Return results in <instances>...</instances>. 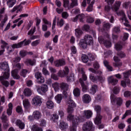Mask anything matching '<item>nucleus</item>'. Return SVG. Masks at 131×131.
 Returning <instances> with one entry per match:
<instances>
[{"mask_svg": "<svg viewBox=\"0 0 131 131\" xmlns=\"http://www.w3.org/2000/svg\"><path fill=\"white\" fill-rule=\"evenodd\" d=\"M23 7L21 5L15 6L13 7V8L11 10V12L12 13H14V12H16V13H19V12L22 11Z\"/></svg>", "mask_w": 131, "mask_h": 131, "instance_id": "obj_30", "label": "nucleus"}, {"mask_svg": "<svg viewBox=\"0 0 131 131\" xmlns=\"http://www.w3.org/2000/svg\"><path fill=\"white\" fill-rule=\"evenodd\" d=\"M82 34V31L79 29H76L75 30V35L77 37H80V35Z\"/></svg>", "mask_w": 131, "mask_h": 131, "instance_id": "obj_52", "label": "nucleus"}, {"mask_svg": "<svg viewBox=\"0 0 131 131\" xmlns=\"http://www.w3.org/2000/svg\"><path fill=\"white\" fill-rule=\"evenodd\" d=\"M32 131H43L42 128L36 125H34L31 127Z\"/></svg>", "mask_w": 131, "mask_h": 131, "instance_id": "obj_46", "label": "nucleus"}, {"mask_svg": "<svg viewBox=\"0 0 131 131\" xmlns=\"http://www.w3.org/2000/svg\"><path fill=\"white\" fill-rule=\"evenodd\" d=\"M55 99L58 104H60L62 99H63V96L61 94H58L55 97Z\"/></svg>", "mask_w": 131, "mask_h": 131, "instance_id": "obj_41", "label": "nucleus"}, {"mask_svg": "<svg viewBox=\"0 0 131 131\" xmlns=\"http://www.w3.org/2000/svg\"><path fill=\"white\" fill-rule=\"evenodd\" d=\"M103 63L104 66L107 68V70H109V71H113V68H112V67L109 65V62H108V61H107L106 60H104Z\"/></svg>", "mask_w": 131, "mask_h": 131, "instance_id": "obj_39", "label": "nucleus"}, {"mask_svg": "<svg viewBox=\"0 0 131 131\" xmlns=\"http://www.w3.org/2000/svg\"><path fill=\"white\" fill-rule=\"evenodd\" d=\"M98 74L100 75V76L96 77H95L93 74H90V79H91V80H92V81H93V82H97V81L104 82V81L105 80V78L102 76V72H98Z\"/></svg>", "mask_w": 131, "mask_h": 131, "instance_id": "obj_10", "label": "nucleus"}, {"mask_svg": "<svg viewBox=\"0 0 131 131\" xmlns=\"http://www.w3.org/2000/svg\"><path fill=\"white\" fill-rule=\"evenodd\" d=\"M74 80V75L73 74H72L67 77V81L69 82H71V81H73Z\"/></svg>", "mask_w": 131, "mask_h": 131, "instance_id": "obj_57", "label": "nucleus"}, {"mask_svg": "<svg viewBox=\"0 0 131 131\" xmlns=\"http://www.w3.org/2000/svg\"><path fill=\"white\" fill-rule=\"evenodd\" d=\"M81 61L83 63H88L89 61V56L86 54H82L81 57Z\"/></svg>", "mask_w": 131, "mask_h": 131, "instance_id": "obj_43", "label": "nucleus"}, {"mask_svg": "<svg viewBox=\"0 0 131 131\" xmlns=\"http://www.w3.org/2000/svg\"><path fill=\"white\" fill-rule=\"evenodd\" d=\"M0 69L3 71H5L3 75L5 78H9L10 77V67L8 62L4 61L0 63Z\"/></svg>", "mask_w": 131, "mask_h": 131, "instance_id": "obj_4", "label": "nucleus"}, {"mask_svg": "<svg viewBox=\"0 0 131 131\" xmlns=\"http://www.w3.org/2000/svg\"><path fill=\"white\" fill-rule=\"evenodd\" d=\"M79 81H80L81 86H82V91L84 92H86L88 91V86H86L84 84L82 79L80 78L79 80Z\"/></svg>", "mask_w": 131, "mask_h": 131, "instance_id": "obj_40", "label": "nucleus"}, {"mask_svg": "<svg viewBox=\"0 0 131 131\" xmlns=\"http://www.w3.org/2000/svg\"><path fill=\"white\" fill-rule=\"evenodd\" d=\"M92 100V98L91 96L88 94H85L82 97V101L83 103H85L86 104H89L90 102H91Z\"/></svg>", "mask_w": 131, "mask_h": 131, "instance_id": "obj_23", "label": "nucleus"}, {"mask_svg": "<svg viewBox=\"0 0 131 131\" xmlns=\"http://www.w3.org/2000/svg\"><path fill=\"white\" fill-rule=\"evenodd\" d=\"M82 129L83 131H94L95 127H93V122L89 121L83 125Z\"/></svg>", "mask_w": 131, "mask_h": 131, "instance_id": "obj_12", "label": "nucleus"}, {"mask_svg": "<svg viewBox=\"0 0 131 131\" xmlns=\"http://www.w3.org/2000/svg\"><path fill=\"white\" fill-rule=\"evenodd\" d=\"M16 0H9L7 1V4L9 8H12L14 7V5L16 4Z\"/></svg>", "mask_w": 131, "mask_h": 131, "instance_id": "obj_45", "label": "nucleus"}, {"mask_svg": "<svg viewBox=\"0 0 131 131\" xmlns=\"http://www.w3.org/2000/svg\"><path fill=\"white\" fill-rule=\"evenodd\" d=\"M121 85L123 88H126V85L129 86L130 85V80H127L126 81L122 80L121 81Z\"/></svg>", "mask_w": 131, "mask_h": 131, "instance_id": "obj_34", "label": "nucleus"}, {"mask_svg": "<svg viewBox=\"0 0 131 131\" xmlns=\"http://www.w3.org/2000/svg\"><path fill=\"white\" fill-rule=\"evenodd\" d=\"M28 73V71H27L26 70H22L21 73H20V75L21 76H23V77H26V74Z\"/></svg>", "mask_w": 131, "mask_h": 131, "instance_id": "obj_61", "label": "nucleus"}, {"mask_svg": "<svg viewBox=\"0 0 131 131\" xmlns=\"http://www.w3.org/2000/svg\"><path fill=\"white\" fill-rule=\"evenodd\" d=\"M60 88L62 91L63 94L67 97V91H68V84L66 83H62L60 84Z\"/></svg>", "mask_w": 131, "mask_h": 131, "instance_id": "obj_20", "label": "nucleus"}, {"mask_svg": "<svg viewBox=\"0 0 131 131\" xmlns=\"http://www.w3.org/2000/svg\"><path fill=\"white\" fill-rule=\"evenodd\" d=\"M13 110V104L12 103H9L8 104V108L7 110V113L8 115H11L12 114Z\"/></svg>", "mask_w": 131, "mask_h": 131, "instance_id": "obj_38", "label": "nucleus"}, {"mask_svg": "<svg viewBox=\"0 0 131 131\" xmlns=\"http://www.w3.org/2000/svg\"><path fill=\"white\" fill-rule=\"evenodd\" d=\"M65 64H66L65 60H64L63 59L57 60L54 62V64L56 67L64 66Z\"/></svg>", "mask_w": 131, "mask_h": 131, "instance_id": "obj_25", "label": "nucleus"}, {"mask_svg": "<svg viewBox=\"0 0 131 131\" xmlns=\"http://www.w3.org/2000/svg\"><path fill=\"white\" fill-rule=\"evenodd\" d=\"M97 91H98V86H97V85H93L92 86L90 90V93H91L92 95H95Z\"/></svg>", "mask_w": 131, "mask_h": 131, "instance_id": "obj_42", "label": "nucleus"}, {"mask_svg": "<svg viewBox=\"0 0 131 131\" xmlns=\"http://www.w3.org/2000/svg\"><path fill=\"white\" fill-rule=\"evenodd\" d=\"M114 60L115 63H113V66L114 67H121L122 66V62L120 61V59L117 56H114Z\"/></svg>", "mask_w": 131, "mask_h": 131, "instance_id": "obj_19", "label": "nucleus"}, {"mask_svg": "<svg viewBox=\"0 0 131 131\" xmlns=\"http://www.w3.org/2000/svg\"><path fill=\"white\" fill-rule=\"evenodd\" d=\"M42 72L44 75H50V72L45 68H43Z\"/></svg>", "mask_w": 131, "mask_h": 131, "instance_id": "obj_63", "label": "nucleus"}, {"mask_svg": "<svg viewBox=\"0 0 131 131\" xmlns=\"http://www.w3.org/2000/svg\"><path fill=\"white\" fill-rule=\"evenodd\" d=\"M37 91L39 95H43V94H45V93H47L49 91V87L46 84H43L40 88H38Z\"/></svg>", "mask_w": 131, "mask_h": 131, "instance_id": "obj_13", "label": "nucleus"}, {"mask_svg": "<svg viewBox=\"0 0 131 131\" xmlns=\"http://www.w3.org/2000/svg\"><path fill=\"white\" fill-rule=\"evenodd\" d=\"M123 45L122 43L119 42L115 45V48L117 51H120L122 49Z\"/></svg>", "mask_w": 131, "mask_h": 131, "instance_id": "obj_47", "label": "nucleus"}, {"mask_svg": "<svg viewBox=\"0 0 131 131\" xmlns=\"http://www.w3.org/2000/svg\"><path fill=\"white\" fill-rule=\"evenodd\" d=\"M80 73L82 74V78L83 80H84V81H85V80H86V79L88 78V77H86V75L84 74V71H83V69H81Z\"/></svg>", "mask_w": 131, "mask_h": 131, "instance_id": "obj_53", "label": "nucleus"}, {"mask_svg": "<svg viewBox=\"0 0 131 131\" xmlns=\"http://www.w3.org/2000/svg\"><path fill=\"white\" fill-rule=\"evenodd\" d=\"M4 79H6L5 78V76L3 75V76H0V81L2 82V84L6 86V88H8L9 86V85L10 84V83H9V81L4 80Z\"/></svg>", "mask_w": 131, "mask_h": 131, "instance_id": "obj_28", "label": "nucleus"}, {"mask_svg": "<svg viewBox=\"0 0 131 131\" xmlns=\"http://www.w3.org/2000/svg\"><path fill=\"white\" fill-rule=\"evenodd\" d=\"M111 102L113 105L116 103L118 106H121L123 103V100L121 97L116 98L113 94H111Z\"/></svg>", "mask_w": 131, "mask_h": 131, "instance_id": "obj_9", "label": "nucleus"}, {"mask_svg": "<svg viewBox=\"0 0 131 131\" xmlns=\"http://www.w3.org/2000/svg\"><path fill=\"white\" fill-rule=\"evenodd\" d=\"M30 42H31V40L29 39L26 40V39H25L23 41L12 45L11 48L13 49L12 50L10 49V47H7V51H8V52H12V51H13L14 49H19L22 48L23 46H28V45L30 44Z\"/></svg>", "mask_w": 131, "mask_h": 131, "instance_id": "obj_2", "label": "nucleus"}, {"mask_svg": "<svg viewBox=\"0 0 131 131\" xmlns=\"http://www.w3.org/2000/svg\"><path fill=\"white\" fill-rule=\"evenodd\" d=\"M46 106L48 109H53L54 108V102L51 100H49L46 103Z\"/></svg>", "mask_w": 131, "mask_h": 131, "instance_id": "obj_44", "label": "nucleus"}, {"mask_svg": "<svg viewBox=\"0 0 131 131\" xmlns=\"http://www.w3.org/2000/svg\"><path fill=\"white\" fill-rule=\"evenodd\" d=\"M21 69V64L17 63L13 68V70L11 72V75L14 79H19L20 76L18 75V71Z\"/></svg>", "mask_w": 131, "mask_h": 131, "instance_id": "obj_8", "label": "nucleus"}, {"mask_svg": "<svg viewBox=\"0 0 131 131\" xmlns=\"http://www.w3.org/2000/svg\"><path fill=\"white\" fill-rule=\"evenodd\" d=\"M52 88H53L55 92H58L60 90V85L58 83H54L52 84Z\"/></svg>", "mask_w": 131, "mask_h": 131, "instance_id": "obj_50", "label": "nucleus"}, {"mask_svg": "<svg viewBox=\"0 0 131 131\" xmlns=\"http://www.w3.org/2000/svg\"><path fill=\"white\" fill-rule=\"evenodd\" d=\"M57 26H59V27H62V26L64 25V20L61 19L60 20H59L57 22Z\"/></svg>", "mask_w": 131, "mask_h": 131, "instance_id": "obj_62", "label": "nucleus"}, {"mask_svg": "<svg viewBox=\"0 0 131 131\" xmlns=\"http://www.w3.org/2000/svg\"><path fill=\"white\" fill-rule=\"evenodd\" d=\"M31 104L35 107H39L42 104V98L39 96H35L31 101Z\"/></svg>", "mask_w": 131, "mask_h": 131, "instance_id": "obj_7", "label": "nucleus"}, {"mask_svg": "<svg viewBox=\"0 0 131 131\" xmlns=\"http://www.w3.org/2000/svg\"><path fill=\"white\" fill-rule=\"evenodd\" d=\"M84 41L88 45H93L94 41L93 40V37L90 35H86L84 36Z\"/></svg>", "mask_w": 131, "mask_h": 131, "instance_id": "obj_21", "label": "nucleus"}, {"mask_svg": "<svg viewBox=\"0 0 131 131\" xmlns=\"http://www.w3.org/2000/svg\"><path fill=\"white\" fill-rule=\"evenodd\" d=\"M24 94L26 97H30L32 95V91L29 88H26L24 90Z\"/></svg>", "mask_w": 131, "mask_h": 131, "instance_id": "obj_35", "label": "nucleus"}, {"mask_svg": "<svg viewBox=\"0 0 131 131\" xmlns=\"http://www.w3.org/2000/svg\"><path fill=\"white\" fill-rule=\"evenodd\" d=\"M121 5V2L120 1H116L114 5L112 7V10L113 11H115V12H117V11L119 10V8H120Z\"/></svg>", "mask_w": 131, "mask_h": 131, "instance_id": "obj_22", "label": "nucleus"}, {"mask_svg": "<svg viewBox=\"0 0 131 131\" xmlns=\"http://www.w3.org/2000/svg\"><path fill=\"white\" fill-rule=\"evenodd\" d=\"M83 114L84 117L88 119H90V118L93 116V112L91 110H85L84 111Z\"/></svg>", "mask_w": 131, "mask_h": 131, "instance_id": "obj_24", "label": "nucleus"}, {"mask_svg": "<svg viewBox=\"0 0 131 131\" xmlns=\"http://www.w3.org/2000/svg\"><path fill=\"white\" fill-rule=\"evenodd\" d=\"M88 45L89 44L84 41V40L83 39L80 40V42L79 43V47H80L82 49H86Z\"/></svg>", "mask_w": 131, "mask_h": 131, "instance_id": "obj_36", "label": "nucleus"}, {"mask_svg": "<svg viewBox=\"0 0 131 131\" xmlns=\"http://www.w3.org/2000/svg\"><path fill=\"white\" fill-rule=\"evenodd\" d=\"M23 104L24 105V107L26 109H28L30 107V102H29V100L28 99H25L23 101Z\"/></svg>", "mask_w": 131, "mask_h": 131, "instance_id": "obj_33", "label": "nucleus"}, {"mask_svg": "<svg viewBox=\"0 0 131 131\" xmlns=\"http://www.w3.org/2000/svg\"><path fill=\"white\" fill-rule=\"evenodd\" d=\"M42 21L44 24L42 25V30L43 31H47L48 30V26L51 27V26H52V23L48 21L46 18H43Z\"/></svg>", "mask_w": 131, "mask_h": 131, "instance_id": "obj_14", "label": "nucleus"}, {"mask_svg": "<svg viewBox=\"0 0 131 131\" xmlns=\"http://www.w3.org/2000/svg\"><path fill=\"white\" fill-rule=\"evenodd\" d=\"M94 4H95V1H93L90 4V5L88 7V8H86L87 12L93 11V9H94L93 6L94 5Z\"/></svg>", "mask_w": 131, "mask_h": 131, "instance_id": "obj_48", "label": "nucleus"}, {"mask_svg": "<svg viewBox=\"0 0 131 131\" xmlns=\"http://www.w3.org/2000/svg\"><path fill=\"white\" fill-rule=\"evenodd\" d=\"M87 17V22L88 23H93L95 21V19L92 17L91 15H88Z\"/></svg>", "mask_w": 131, "mask_h": 131, "instance_id": "obj_56", "label": "nucleus"}, {"mask_svg": "<svg viewBox=\"0 0 131 131\" xmlns=\"http://www.w3.org/2000/svg\"><path fill=\"white\" fill-rule=\"evenodd\" d=\"M1 43H2L3 45H2V50L0 51V56L4 54V52H5V48L8 47V43H6V42L3 40H1Z\"/></svg>", "mask_w": 131, "mask_h": 131, "instance_id": "obj_37", "label": "nucleus"}, {"mask_svg": "<svg viewBox=\"0 0 131 131\" xmlns=\"http://www.w3.org/2000/svg\"><path fill=\"white\" fill-rule=\"evenodd\" d=\"M15 124L17 125L20 129H23L24 127H25V124L20 120H16Z\"/></svg>", "mask_w": 131, "mask_h": 131, "instance_id": "obj_31", "label": "nucleus"}, {"mask_svg": "<svg viewBox=\"0 0 131 131\" xmlns=\"http://www.w3.org/2000/svg\"><path fill=\"white\" fill-rule=\"evenodd\" d=\"M72 3L69 4V0H63V6L68 9H71L74 6H77V0H71Z\"/></svg>", "mask_w": 131, "mask_h": 131, "instance_id": "obj_11", "label": "nucleus"}, {"mask_svg": "<svg viewBox=\"0 0 131 131\" xmlns=\"http://www.w3.org/2000/svg\"><path fill=\"white\" fill-rule=\"evenodd\" d=\"M68 73H69V69H68V67H65L63 70H60L58 72V75L60 77H64V76L68 75Z\"/></svg>", "mask_w": 131, "mask_h": 131, "instance_id": "obj_15", "label": "nucleus"}, {"mask_svg": "<svg viewBox=\"0 0 131 131\" xmlns=\"http://www.w3.org/2000/svg\"><path fill=\"white\" fill-rule=\"evenodd\" d=\"M94 110L97 113L96 118L94 119V123L98 125L102 122V118H103V117L100 114L102 108L99 105H96L94 107Z\"/></svg>", "mask_w": 131, "mask_h": 131, "instance_id": "obj_3", "label": "nucleus"}, {"mask_svg": "<svg viewBox=\"0 0 131 131\" xmlns=\"http://www.w3.org/2000/svg\"><path fill=\"white\" fill-rule=\"evenodd\" d=\"M35 60H31V59H27L26 61H25V63H26L28 65H35Z\"/></svg>", "mask_w": 131, "mask_h": 131, "instance_id": "obj_51", "label": "nucleus"}, {"mask_svg": "<svg viewBox=\"0 0 131 131\" xmlns=\"http://www.w3.org/2000/svg\"><path fill=\"white\" fill-rule=\"evenodd\" d=\"M123 74L124 78H128V77H129V75H131V70H129L126 73H123Z\"/></svg>", "mask_w": 131, "mask_h": 131, "instance_id": "obj_58", "label": "nucleus"}, {"mask_svg": "<svg viewBox=\"0 0 131 131\" xmlns=\"http://www.w3.org/2000/svg\"><path fill=\"white\" fill-rule=\"evenodd\" d=\"M117 14L118 16H120L122 17L121 19H120V22H121V23H123L124 25L126 27H129L130 30H131V26L129 25V24H128V20H127V19H126L124 12L123 11H121L119 12H117Z\"/></svg>", "mask_w": 131, "mask_h": 131, "instance_id": "obj_5", "label": "nucleus"}, {"mask_svg": "<svg viewBox=\"0 0 131 131\" xmlns=\"http://www.w3.org/2000/svg\"><path fill=\"white\" fill-rule=\"evenodd\" d=\"M2 119L4 121V128L6 129V128H8V127L9 126V122L8 121V119H7V117L5 115H3Z\"/></svg>", "mask_w": 131, "mask_h": 131, "instance_id": "obj_32", "label": "nucleus"}, {"mask_svg": "<svg viewBox=\"0 0 131 131\" xmlns=\"http://www.w3.org/2000/svg\"><path fill=\"white\" fill-rule=\"evenodd\" d=\"M42 116V114H41V112L39 111H34L33 112V117L34 119L38 120V119H40V118H41Z\"/></svg>", "mask_w": 131, "mask_h": 131, "instance_id": "obj_18", "label": "nucleus"}, {"mask_svg": "<svg viewBox=\"0 0 131 131\" xmlns=\"http://www.w3.org/2000/svg\"><path fill=\"white\" fill-rule=\"evenodd\" d=\"M109 83L112 84V85H116L117 83H118V80L115 79L113 77V76H111L108 79Z\"/></svg>", "mask_w": 131, "mask_h": 131, "instance_id": "obj_26", "label": "nucleus"}, {"mask_svg": "<svg viewBox=\"0 0 131 131\" xmlns=\"http://www.w3.org/2000/svg\"><path fill=\"white\" fill-rule=\"evenodd\" d=\"M35 77L36 78L38 83H43L45 82V78L41 76V73H36L35 74Z\"/></svg>", "mask_w": 131, "mask_h": 131, "instance_id": "obj_16", "label": "nucleus"}, {"mask_svg": "<svg viewBox=\"0 0 131 131\" xmlns=\"http://www.w3.org/2000/svg\"><path fill=\"white\" fill-rule=\"evenodd\" d=\"M73 94L75 97H79L80 96V90L78 88H76L73 91Z\"/></svg>", "mask_w": 131, "mask_h": 131, "instance_id": "obj_49", "label": "nucleus"}, {"mask_svg": "<svg viewBox=\"0 0 131 131\" xmlns=\"http://www.w3.org/2000/svg\"><path fill=\"white\" fill-rule=\"evenodd\" d=\"M67 104L68 107L67 108V112L69 113V115L67 117V120L68 121L72 122V125L70 127V131H76L77 130V125L79 124L80 122H82V120H81V117L76 116L74 118V116L71 113H73L74 111V108L76 107V104L74 103V101L71 99V97H70L68 99Z\"/></svg>", "mask_w": 131, "mask_h": 131, "instance_id": "obj_1", "label": "nucleus"}, {"mask_svg": "<svg viewBox=\"0 0 131 131\" xmlns=\"http://www.w3.org/2000/svg\"><path fill=\"white\" fill-rule=\"evenodd\" d=\"M39 42H40V41L39 40H36L32 42L31 46L32 47H36V46L39 44Z\"/></svg>", "mask_w": 131, "mask_h": 131, "instance_id": "obj_59", "label": "nucleus"}, {"mask_svg": "<svg viewBox=\"0 0 131 131\" xmlns=\"http://www.w3.org/2000/svg\"><path fill=\"white\" fill-rule=\"evenodd\" d=\"M131 96V92L130 91H125L124 93V96L125 98H128V97H130Z\"/></svg>", "mask_w": 131, "mask_h": 131, "instance_id": "obj_64", "label": "nucleus"}, {"mask_svg": "<svg viewBox=\"0 0 131 131\" xmlns=\"http://www.w3.org/2000/svg\"><path fill=\"white\" fill-rule=\"evenodd\" d=\"M85 17V16L84 15V14H80L79 15H77L76 17H75L73 19V22H76L77 21V20H78V19H79L80 21H81V22H82V20H83V19H84Z\"/></svg>", "mask_w": 131, "mask_h": 131, "instance_id": "obj_29", "label": "nucleus"}, {"mask_svg": "<svg viewBox=\"0 0 131 131\" xmlns=\"http://www.w3.org/2000/svg\"><path fill=\"white\" fill-rule=\"evenodd\" d=\"M71 51L72 54H76V52H77V50H76V47H75V46H72L71 47Z\"/></svg>", "mask_w": 131, "mask_h": 131, "instance_id": "obj_60", "label": "nucleus"}, {"mask_svg": "<svg viewBox=\"0 0 131 131\" xmlns=\"http://www.w3.org/2000/svg\"><path fill=\"white\" fill-rule=\"evenodd\" d=\"M47 117L50 119V120H52V121H53V122H57L58 121V120L59 119V116L57 115L56 114H54L52 116L50 114V113H47L46 114Z\"/></svg>", "mask_w": 131, "mask_h": 131, "instance_id": "obj_17", "label": "nucleus"}, {"mask_svg": "<svg viewBox=\"0 0 131 131\" xmlns=\"http://www.w3.org/2000/svg\"><path fill=\"white\" fill-rule=\"evenodd\" d=\"M108 39L109 38V35L108 34H106V36L105 37L103 38V37H98V41L100 42L101 45H104L106 48H111L112 44L111 42L110 41L107 40L106 39Z\"/></svg>", "mask_w": 131, "mask_h": 131, "instance_id": "obj_6", "label": "nucleus"}, {"mask_svg": "<svg viewBox=\"0 0 131 131\" xmlns=\"http://www.w3.org/2000/svg\"><path fill=\"white\" fill-rule=\"evenodd\" d=\"M119 92H120V87H114V88L113 90V92L115 95H117V94H119Z\"/></svg>", "mask_w": 131, "mask_h": 131, "instance_id": "obj_55", "label": "nucleus"}, {"mask_svg": "<svg viewBox=\"0 0 131 131\" xmlns=\"http://www.w3.org/2000/svg\"><path fill=\"white\" fill-rule=\"evenodd\" d=\"M59 128L61 130H65L68 128V124L64 121H61L59 123Z\"/></svg>", "mask_w": 131, "mask_h": 131, "instance_id": "obj_27", "label": "nucleus"}, {"mask_svg": "<svg viewBox=\"0 0 131 131\" xmlns=\"http://www.w3.org/2000/svg\"><path fill=\"white\" fill-rule=\"evenodd\" d=\"M128 115H131V109L129 110H127L125 114L123 115V117H122V119H124L125 117L128 116Z\"/></svg>", "mask_w": 131, "mask_h": 131, "instance_id": "obj_54", "label": "nucleus"}]
</instances>
